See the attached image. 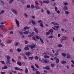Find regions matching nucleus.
<instances>
[{
    "mask_svg": "<svg viewBox=\"0 0 74 74\" xmlns=\"http://www.w3.org/2000/svg\"><path fill=\"white\" fill-rule=\"evenodd\" d=\"M7 59V60H10V57L9 56H6Z\"/></svg>",
    "mask_w": 74,
    "mask_h": 74,
    "instance_id": "bb28decb",
    "label": "nucleus"
},
{
    "mask_svg": "<svg viewBox=\"0 0 74 74\" xmlns=\"http://www.w3.org/2000/svg\"><path fill=\"white\" fill-rule=\"evenodd\" d=\"M53 30L52 29H50L49 30V32H50V33H53Z\"/></svg>",
    "mask_w": 74,
    "mask_h": 74,
    "instance_id": "4c0bfd02",
    "label": "nucleus"
},
{
    "mask_svg": "<svg viewBox=\"0 0 74 74\" xmlns=\"http://www.w3.org/2000/svg\"><path fill=\"white\" fill-rule=\"evenodd\" d=\"M6 63H7V64L10 65L11 64V63H10V60L7 61L6 62Z\"/></svg>",
    "mask_w": 74,
    "mask_h": 74,
    "instance_id": "9b49d317",
    "label": "nucleus"
},
{
    "mask_svg": "<svg viewBox=\"0 0 74 74\" xmlns=\"http://www.w3.org/2000/svg\"><path fill=\"white\" fill-rule=\"evenodd\" d=\"M1 3H2V4L3 5H4V1H1Z\"/></svg>",
    "mask_w": 74,
    "mask_h": 74,
    "instance_id": "bf43d9fd",
    "label": "nucleus"
},
{
    "mask_svg": "<svg viewBox=\"0 0 74 74\" xmlns=\"http://www.w3.org/2000/svg\"><path fill=\"white\" fill-rule=\"evenodd\" d=\"M36 74H40V72L38 71H37L36 72Z\"/></svg>",
    "mask_w": 74,
    "mask_h": 74,
    "instance_id": "c03bdc74",
    "label": "nucleus"
},
{
    "mask_svg": "<svg viewBox=\"0 0 74 74\" xmlns=\"http://www.w3.org/2000/svg\"><path fill=\"white\" fill-rule=\"evenodd\" d=\"M17 64L19 66H22V63L20 62H17Z\"/></svg>",
    "mask_w": 74,
    "mask_h": 74,
    "instance_id": "9d476101",
    "label": "nucleus"
},
{
    "mask_svg": "<svg viewBox=\"0 0 74 74\" xmlns=\"http://www.w3.org/2000/svg\"><path fill=\"white\" fill-rule=\"evenodd\" d=\"M36 45L35 44H33L32 45H30L31 49H33V48H35V46H36Z\"/></svg>",
    "mask_w": 74,
    "mask_h": 74,
    "instance_id": "f03ea898",
    "label": "nucleus"
},
{
    "mask_svg": "<svg viewBox=\"0 0 74 74\" xmlns=\"http://www.w3.org/2000/svg\"><path fill=\"white\" fill-rule=\"evenodd\" d=\"M41 61L42 63H45V60L43 59Z\"/></svg>",
    "mask_w": 74,
    "mask_h": 74,
    "instance_id": "13d9d810",
    "label": "nucleus"
},
{
    "mask_svg": "<svg viewBox=\"0 0 74 74\" xmlns=\"http://www.w3.org/2000/svg\"><path fill=\"white\" fill-rule=\"evenodd\" d=\"M58 47L61 48V47H62L63 46H62V45H61V44H59L58 45Z\"/></svg>",
    "mask_w": 74,
    "mask_h": 74,
    "instance_id": "b1692460",
    "label": "nucleus"
},
{
    "mask_svg": "<svg viewBox=\"0 0 74 74\" xmlns=\"http://www.w3.org/2000/svg\"><path fill=\"white\" fill-rule=\"evenodd\" d=\"M44 72V73H48V71H47L46 70H45L43 71Z\"/></svg>",
    "mask_w": 74,
    "mask_h": 74,
    "instance_id": "338daca9",
    "label": "nucleus"
},
{
    "mask_svg": "<svg viewBox=\"0 0 74 74\" xmlns=\"http://www.w3.org/2000/svg\"><path fill=\"white\" fill-rule=\"evenodd\" d=\"M31 8H34L35 6H34V5L32 4L31 5Z\"/></svg>",
    "mask_w": 74,
    "mask_h": 74,
    "instance_id": "72a5a7b5",
    "label": "nucleus"
},
{
    "mask_svg": "<svg viewBox=\"0 0 74 74\" xmlns=\"http://www.w3.org/2000/svg\"><path fill=\"white\" fill-rule=\"evenodd\" d=\"M44 58H49V56L47 55H45L44 56Z\"/></svg>",
    "mask_w": 74,
    "mask_h": 74,
    "instance_id": "412c9836",
    "label": "nucleus"
},
{
    "mask_svg": "<svg viewBox=\"0 0 74 74\" xmlns=\"http://www.w3.org/2000/svg\"><path fill=\"white\" fill-rule=\"evenodd\" d=\"M49 0H45L43 1L44 3H47V4H48L49 3Z\"/></svg>",
    "mask_w": 74,
    "mask_h": 74,
    "instance_id": "4468645a",
    "label": "nucleus"
},
{
    "mask_svg": "<svg viewBox=\"0 0 74 74\" xmlns=\"http://www.w3.org/2000/svg\"><path fill=\"white\" fill-rule=\"evenodd\" d=\"M52 24H53V25H57V26H59V24L57 23L52 22Z\"/></svg>",
    "mask_w": 74,
    "mask_h": 74,
    "instance_id": "6e6552de",
    "label": "nucleus"
},
{
    "mask_svg": "<svg viewBox=\"0 0 74 74\" xmlns=\"http://www.w3.org/2000/svg\"><path fill=\"white\" fill-rule=\"evenodd\" d=\"M12 62H16V61H15V60L14 59L12 58Z\"/></svg>",
    "mask_w": 74,
    "mask_h": 74,
    "instance_id": "603ef678",
    "label": "nucleus"
},
{
    "mask_svg": "<svg viewBox=\"0 0 74 74\" xmlns=\"http://www.w3.org/2000/svg\"><path fill=\"white\" fill-rule=\"evenodd\" d=\"M61 62L62 64H65L66 63V61L64 60L62 61Z\"/></svg>",
    "mask_w": 74,
    "mask_h": 74,
    "instance_id": "dca6fc26",
    "label": "nucleus"
},
{
    "mask_svg": "<svg viewBox=\"0 0 74 74\" xmlns=\"http://www.w3.org/2000/svg\"><path fill=\"white\" fill-rule=\"evenodd\" d=\"M24 49L25 51H27V50H29V48L27 47H25L24 48Z\"/></svg>",
    "mask_w": 74,
    "mask_h": 74,
    "instance_id": "f3484780",
    "label": "nucleus"
},
{
    "mask_svg": "<svg viewBox=\"0 0 74 74\" xmlns=\"http://www.w3.org/2000/svg\"><path fill=\"white\" fill-rule=\"evenodd\" d=\"M15 21L16 24L17 25L18 27H19V22L16 19H15Z\"/></svg>",
    "mask_w": 74,
    "mask_h": 74,
    "instance_id": "7ed1b4c3",
    "label": "nucleus"
},
{
    "mask_svg": "<svg viewBox=\"0 0 74 74\" xmlns=\"http://www.w3.org/2000/svg\"><path fill=\"white\" fill-rule=\"evenodd\" d=\"M30 27H27V26H25L24 27V29H25V30L26 29H30Z\"/></svg>",
    "mask_w": 74,
    "mask_h": 74,
    "instance_id": "c85d7f7f",
    "label": "nucleus"
},
{
    "mask_svg": "<svg viewBox=\"0 0 74 74\" xmlns=\"http://www.w3.org/2000/svg\"><path fill=\"white\" fill-rule=\"evenodd\" d=\"M53 36H49L48 38H53Z\"/></svg>",
    "mask_w": 74,
    "mask_h": 74,
    "instance_id": "69168bd1",
    "label": "nucleus"
},
{
    "mask_svg": "<svg viewBox=\"0 0 74 74\" xmlns=\"http://www.w3.org/2000/svg\"><path fill=\"white\" fill-rule=\"evenodd\" d=\"M59 28V27L58 26H56L55 25L53 27H52V28L54 30H58V28Z\"/></svg>",
    "mask_w": 74,
    "mask_h": 74,
    "instance_id": "f257e3e1",
    "label": "nucleus"
},
{
    "mask_svg": "<svg viewBox=\"0 0 74 74\" xmlns=\"http://www.w3.org/2000/svg\"><path fill=\"white\" fill-rule=\"evenodd\" d=\"M12 11L15 14H18V13L17 12V11H16L14 9H12Z\"/></svg>",
    "mask_w": 74,
    "mask_h": 74,
    "instance_id": "20e7f679",
    "label": "nucleus"
},
{
    "mask_svg": "<svg viewBox=\"0 0 74 74\" xmlns=\"http://www.w3.org/2000/svg\"><path fill=\"white\" fill-rule=\"evenodd\" d=\"M23 58L25 60H27V57L26 56H24Z\"/></svg>",
    "mask_w": 74,
    "mask_h": 74,
    "instance_id": "052dcab7",
    "label": "nucleus"
},
{
    "mask_svg": "<svg viewBox=\"0 0 74 74\" xmlns=\"http://www.w3.org/2000/svg\"><path fill=\"white\" fill-rule=\"evenodd\" d=\"M34 58V57L33 56L32 57H28V59H30V60H32V59H33Z\"/></svg>",
    "mask_w": 74,
    "mask_h": 74,
    "instance_id": "f704fd0d",
    "label": "nucleus"
},
{
    "mask_svg": "<svg viewBox=\"0 0 74 74\" xmlns=\"http://www.w3.org/2000/svg\"><path fill=\"white\" fill-rule=\"evenodd\" d=\"M14 0H10L9 1V4H11V3H13V2H14Z\"/></svg>",
    "mask_w": 74,
    "mask_h": 74,
    "instance_id": "5701e85b",
    "label": "nucleus"
},
{
    "mask_svg": "<svg viewBox=\"0 0 74 74\" xmlns=\"http://www.w3.org/2000/svg\"><path fill=\"white\" fill-rule=\"evenodd\" d=\"M14 69L15 70H19L20 68H18V67H15L14 68Z\"/></svg>",
    "mask_w": 74,
    "mask_h": 74,
    "instance_id": "37998d69",
    "label": "nucleus"
},
{
    "mask_svg": "<svg viewBox=\"0 0 74 74\" xmlns=\"http://www.w3.org/2000/svg\"><path fill=\"white\" fill-rule=\"evenodd\" d=\"M49 62V60H45V63H48V62Z\"/></svg>",
    "mask_w": 74,
    "mask_h": 74,
    "instance_id": "864d4df0",
    "label": "nucleus"
},
{
    "mask_svg": "<svg viewBox=\"0 0 74 74\" xmlns=\"http://www.w3.org/2000/svg\"><path fill=\"white\" fill-rule=\"evenodd\" d=\"M59 59H57V60H56V63H59Z\"/></svg>",
    "mask_w": 74,
    "mask_h": 74,
    "instance_id": "aec40b11",
    "label": "nucleus"
},
{
    "mask_svg": "<svg viewBox=\"0 0 74 74\" xmlns=\"http://www.w3.org/2000/svg\"><path fill=\"white\" fill-rule=\"evenodd\" d=\"M8 73L9 74H12V73L11 71H9Z\"/></svg>",
    "mask_w": 74,
    "mask_h": 74,
    "instance_id": "8fccbe9b",
    "label": "nucleus"
},
{
    "mask_svg": "<svg viewBox=\"0 0 74 74\" xmlns=\"http://www.w3.org/2000/svg\"><path fill=\"white\" fill-rule=\"evenodd\" d=\"M27 7L28 8H30V5H27Z\"/></svg>",
    "mask_w": 74,
    "mask_h": 74,
    "instance_id": "09e8293b",
    "label": "nucleus"
},
{
    "mask_svg": "<svg viewBox=\"0 0 74 74\" xmlns=\"http://www.w3.org/2000/svg\"><path fill=\"white\" fill-rule=\"evenodd\" d=\"M40 26L42 27H44V25H43V24L42 23H40Z\"/></svg>",
    "mask_w": 74,
    "mask_h": 74,
    "instance_id": "58836bf2",
    "label": "nucleus"
},
{
    "mask_svg": "<svg viewBox=\"0 0 74 74\" xmlns=\"http://www.w3.org/2000/svg\"><path fill=\"white\" fill-rule=\"evenodd\" d=\"M38 23H42V20H39V21H38Z\"/></svg>",
    "mask_w": 74,
    "mask_h": 74,
    "instance_id": "5fc2aeb1",
    "label": "nucleus"
},
{
    "mask_svg": "<svg viewBox=\"0 0 74 74\" xmlns=\"http://www.w3.org/2000/svg\"><path fill=\"white\" fill-rule=\"evenodd\" d=\"M35 65L36 67H37V68L38 69H39L40 68L38 66V65H37V64H35Z\"/></svg>",
    "mask_w": 74,
    "mask_h": 74,
    "instance_id": "de8ad7c7",
    "label": "nucleus"
},
{
    "mask_svg": "<svg viewBox=\"0 0 74 74\" xmlns=\"http://www.w3.org/2000/svg\"><path fill=\"white\" fill-rule=\"evenodd\" d=\"M12 42V41L11 40H9L8 41H7V43H10Z\"/></svg>",
    "mask_w": 74,
    "mask_h": 74,
    "instance_id": "79ce46f5",
    "label": "nucleus"
},
{
    "mask_svg": "<svg viewBox=\"0 0 74 74\" xmlns=\"http://www.w3.org/2000/svg\"><path fill=\"white\" fill-rule=\"evenodd\" d=\"M3 30V32L4 33H5V32H7L8 31V30L7 29L5 28H4Z\"/></svg>",
    "mask_w": 74,
    "mask_h": 74,
    "instance_id": "6ab92c4d",
    "label": "nucleus"
},
{
    "mask_svg": "<svg viewBox=\"0 0 74 74\" xmlns=\"http://www.w3.org/2000/svg\"><path fill=\"white\" fill-rule=\"evenodd\" d=\"M32 23L33 25H36V22L34 21H32Z\"/></svg>",
    "mask_w": 74,
    "mask_h": 74,
    "instance_id": "3c124183",
    "label": "nucleus"
},
{
    "mask_svg": "<svg viewBox=\"0 0 74 74\" xmlns=\"http://www.w3.org/2000/svg\"><path fill=\"white\" fill-rule=\"evenodd\" d=\"M32 39L33 40H35V41H37V39H36V38H35L34 37H32Z\"/></svg>",
    "mask_w": 74,
    "mask_h": 74,
    "instance_id": "49530a36",
    "label": "nucleus"
},
{
    "mask_svg": "<svg viewBox=\"0 0 74 74\" xmlns=\"http://www.w3.org/2000/svg\"><path fill=\"white\" fill-rule=\"evenodd\" d=\"M36 38L37 39V40H38V39H39V38H40H40H41L40 37H39L37 35H36Z\"/></svg>",
    "mask_w": 74,
    "mask_h": 74,
    "instance_id": "c9c22d12",
    "label": "nucleus"
},
{
    "mask_svg": "<svg viewBox=\"0 0 74 74\" xmlns=\"http://www.w3.org/2000/svg\"><path fill=\"white\" fill-rule=\"evenodd\" d=\"M55 10L56 11H58V8L56 6L55 7Z\"/></svg>",
    "mask_w": 74,
    "mask_h": 74,
    "instance_id": "0e129e2a",
    "label": "nucleus"
},
{
    "mask_svg": "<svg viewBox=\"0 0 74 74\" xmlns=\"http://www.w3.org/2000/svg\"><path fill=\"white\" fill-rule=\"evenodd\" d=\"M47 35H49L50 34V32H49L46 33Z\"/></svg>",
    "mask_w": 74,
    "mask_h": 74,
    "instance_id": "e2e57ef3",
    "label": "nucleus"
},
{
    "mask_svg": "<svg viewBox=\"0 0 74 74\" xmlns=\"http://www.w3.org/2000/svg\"><path fill=\"white\" fill-rule=\"evenodd\" d=\"M1 62V63L3 64H5V63L4 62V61H0Z\"/></svg>",
    "mask_w": 74,
    "mask_h": 74,
    "instance_id": "680f3d73",
    "label": "nucleus"
},
{
    "mask_svg": "<svg viewBox=\"0 0 74 74\" xmlns=\"http://www.w3.org/2000/svg\"><path fill=\"white\" fill-rule=\"evenodd\" d=\"M40 40L41 42H42V44H44V41H43V40H42V39H41V38H40Z\"/></svg>",
    "mask_w": 74,
    "mask_h": 74,
    "instance_id": "2f4dec72",
    "label": "nucleus"
},
{
    "mask_svg": "<svg viewBox=\"0 0 74 74\" xmlns=\"http://www.w3.org/2000/svg\"><path fill=\"white\" fill-rule=\"evenodd\" d=\"M34 30L36 33H38V31L37 28H36V27L34 28Z\"/></svg>",
    "mask_w": 74,
    "mask_h": 74,
    "instance_id": "39448f33",
    "label": "nucleus"
},
{
    "mask_svg": "<svg viewBox=\"0 0 74 74\" xmlns=\"http://www.w3.org/2000/svg\"><path fill=\"white\" fill-rule=\"evenodd\" d=\"M47 12L48 14H49V15L51 14V12L49 10H47Z\"/></svg>",
    "mask_w": 74,
    "mask_h": 74,
    "instance_id": "ea45409f",
    "label": "nucleus"
},
{
    "mask_svg": "<svg viewBox=\"0 0 74 74\" xmlns=\"http://www.w3.org/2000/svg\"><path fill=\"white\" fill-rule=\"evenodd\" d=\"M19 34H20V35H22L23 34V32L22 31H18Z\"/></svg>",
    "mask_w": 74,
    "mask_h": 74,
    "instance_id": "cd10ccee",
    "label": "nucleus"
},
{
    "mask_svg": "<svg viewBox=\"0 0 74 74\" xmlns=\"http://www.w3.org/2000/svg\"><path fill=\"white\" fill-rule=\"evenodd\" d=\"M62 40H67L68 38L67 36H63L62 37Z\"/></svg>",
    "mask_w": 74,
    "mask_h": 74,
    "instance_id": "423d86ee",
    "label": "nucleus"
},
{
    "mask_svg": "<svg viewBox=\"0 0 74 74\" xmlns=\"http://www.w3.org/2000/svg\"><path fill=\"white\" fill-rule=\"evenodd\" d=\"M23 33H24V34H29V32L27 31H26L25 32H24Z\"/></svg>",
    "mask_w": 74,
    "mask_h": 74,
    "instance_id": "a19ab883",
    "label": "nucleus"
},
{
    "mask_svg": "<svg viewBox=\"0 0 74 74\" xmlns=\"http://www.w3.org/2000/svg\"><path fill=\"white\" fill-rule=\"evenodd\" d=\"M0 45H1V46L2 47H4V44L2 43H1L0 44Z\"/></svg>",
    "mask_w": 74,
    "mask_h": 74,
    "instance_id": "a18cd8bd",
    "label": "nucleus"
},
{
    "mask_svg": "<svg viewBox=\"0 0 74 74\" xmlns=\"http://www.w3.org/2000/svg\"><path fill=\"white\" fill-rule=\"evenodd\" d=\"M17 51L18 52H21V50L20 49L18 48L17 49Z\"/></svg>",
    "mask_w": 74,
    "mask_h": 74,
    "instance_id": "c756f323",
    "label": "nucleus"
},
{
    "mask_svg": "<svg viewBox=\"0 0 74 74\" xmlns=\"http://www.w3.org/2000/svg\"><path fill=\"white\" fill-rule=\"evenodd\" d=\"M63 10L64 11H66L68 10V8L67 7V6H65L63 8Z\"/></svg>",
    "mask_w": 74,
    "mask_h": 74,
    "instance_id": "1a4fd4ad",
    "label": "nucleus"
},
{
    "mask_svg": "<svg viewBox=\"0 0 74 74\" xmlns=\"http://www.w3.org/2000/svg\"><path fill=\"white\" fill-rule=\"evenodd\" d=\"M25 53L26 54V55H27L28 56H29L30 55V54H31V53L29 52H28L27 53L25 52Z\"/></svg>",
    "mask_w": 74,
    "mask_h": 74,
    "instance_id": "0eeeda50",
    "label": "nucleus"
},
{
    "mask_svg": "<svg viewBox=\"0 0 74 74\" xmlns=\"http://www.w3.org/2000/svg\"><path fill=\"white\" fill-rule=\"evenodd\" d=\"M35 8L36 10H38V9H40V7H38V6L37 5V6L35 5Z\"/></svg>",
    "mask_w": 74,
    "mask_h": 74,
    "instance_id": "473e14b6",
    "label": "nucleus"
},
{
    "mask_svg": "<svg viewBox=\"0 0 74 74\" xmlns=\"http://www.w3.org/2000/svg\"><path fill=\"white\" fill-rule=\"evenodd\" d=\"M66 55L67 56V58H70V54H69V53H67L66 54Z\"/></svg>",
    "mask_w": 74,
    "mask_h": 74,
    "instance_id": "2eb2a0df",
    "label": "nucleus"
},
{
    "mask_svg": "<svg viewBox=\"0 0 74 74\" xmlns=\"http://www.w3.org/2000/svg\"><path fill=\"white\" fill-rule=\"evenodd\" d=\"M61 55H62V56H64V57H66V54L65 53H61Z\"/></svg>",
    "mask_w": 74,
    "mask_h": 74,
    "instance_id": "a211bd4d",
    "label": "nucleus"
},
{
    "mask_svg": "<svg viewBox=\"0 0 74 74\" xmlns=\"http://www.w3.org/2000/svg\"><path fill=\"white\" fill-rule=\"evenodd\" d=\"M34 58L35 59H36V60H38V59H39V58L37 56H35L34 57Z\"/></svg>",
    "mask_w": 74,
    "mask_h": 74,
    "instance_id": "7c9ffc66",
    "label": "nucleus"
},
{
    "mask_svg": "<svg viewBox=\"0 0 74 74\" xmlns=\"http://www.w3.org/2000/svg\"><path fill=\"white\" fill-rule=\"evenodd\" d=\"M18 45H19V42H16L14 45V46H15L16 47H17V46H18Z\"/></svg>",
    "mask_w": 74,
    "mask_h": 74,
    "instance_id": "ddd939ff",
    "label": "nucleus"
},
{
    "mask_svg": "<svg viewBox=\"0 0 74 74\" xmlns=\"http://www.w3.org/2000/svg\"><path fill=\"white\" fill-rule=\"evenodd\" d=\"M50 69V67L49 66H46V70H49Z\"/></svg>",
    "mask_w": 74,
    "mask_h": 74,
    "instance_id": "f8f14e48",
    "label": "nucleus"
},
{
    "mask_svg": "<svg viewBox=\"0 0 74 74\" xmlns=\"http://www.w3.org/2000/svg\"><path fill=\"white\" fill-rule=\"evenodd\" d=\"M25 73H28V69H27V68H25Z\"/></svg>",
    "mask_w": 74,
    "mask_h": 74,
    "instance_id": "4be33fe9",
    "label": "nucleus"
},
{
    "mask_svg": "<svg viewBox=\"0 0 74 74\" xmlns=\"http://www.w3.org/2000/svg\"><path fill=\"white\" fill-rule=\"evenodd\" d=\"M7 69V66H4V67L2 68V69Z\"/></svg>",
    "mask_w": 74,
    "mask_h": 74,
    "instance_id": "393cba45",
    "label": "nucleus"
},
{
    "mask_svg": "<svg viewBox=\"0 0 74 74\" xmlns=\"http://www.w3.org/2000/svg\"><path fill=\"white\" fill-rule=\"evenodd\" d=\"M12 71L13 73H16V71H12Z\"/></svg>",
    "mask_w": 74,
    "mask_h": 74,
    "instance_id": "774afa93",
    "label": "nucleus"
},
{
    "mask_svg": "<svg viewBox=\"0 0 74 74\" xmlns=\"http://www.w3.org/2000/svg\"><path fill=\"white\" fill-rule=\"evenodd\" d=\"M31 68H32V69H33L34 70V69H35L34 68V66H33V65L31 66Z\"/></svg>",
    "mask_w": 74,
    "mask_h": 74,
    "instance_id": "4d7b16f0",
    "label": "nucleus"
},
{
    "mask_svg": "<svg viewBox=\"0 0 74 74\" xmlns=\"http://www.w3.org/2000/svg\"><path fill=\"white\" fill-rule=\"evenodd\" d=\"M3 27L4 25H0V28L2 30H3V29H4V28H3Z\"/></svg>",
    "mask_w": 74,
    "mask_h": 74,
    "instance_id": "a878e982",
    "label": "nucleus"
},
{
    "mask_svg": "<svg viewBox=\"0 0 74 74\" xmlns=\"http://www.w3.org/2000/svg\"><path fill=\"white\" fill-rule=\"evenodd\" d=\"M56 56H58L59 55V52L56 51V53H55Z\"/></svg>",
    "mask_w": 74,
    "mask_h": 74,
    "instance_id": "e433bc0d",
    "label": "nucleus"
},
{
    "mask_svg": "<svg viewBox=\"0 0 74 74\" xmlns=\"http://www.w3.org/2000/svg\"><path fill=\"white\" fill-rule=\"evenodd\" d=\"M65 12L66 14H69V12L68 11H66Z\"/></svg>",
    "mask_w": 74,
    "mask_h": 74,
    "instance_id": "6e6d98bb",
    "label": "nucleus"
}]
</instances>
